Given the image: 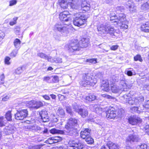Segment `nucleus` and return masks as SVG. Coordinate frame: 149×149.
<instances>
[{
	"instance_id": "obj_1",
	"label": "nucleus",
	"mask_w": 149,
	"mask_h": 149,
	"mask_svg": "<svg viewBox=\"0 0 149 149\" xmlns=\"http://www.w3.org/2000/svg\"><path fill=\"white\" fill-rule=\"evenodd\" d=\"M97 82L96 78L91 73H88L83 74L82 79L79 83L82 86L86 87L94 86Z\"/></svg>"
},
{
	"instance_id": "obj_2",
	"label": "nucleus",
	"mask_w": 149,
	"mask_h": 149,
	"mask_svg": "<svg viewBox=\"0 0 149 149\" xmlns=\"http://www.w3.org/2000/svg\"><path fill=\"white\" fill-rule=\"evenodd\" d=\"M122 98V100L124 103H128L129 104L131 105H140L144 100V97L142 96L136 98H132L125 95Z\"/></svg>"
},
{
	"instance_id": "obj_3",
	"label": "nucleus",
	"mask_w": 149,
	"mask_h": 149,
	"mask_svg": "<svg viewBox=\"0 0 149 149\" xmlns=\"http://www.w3.org/2000/svg\"><path fill=\"white\" fill-rule=\"evenodd\" d=\"M97 29L99 33L102 35L104 34H109L113 35L115 30L113 27L109 24H102L97 27Z\"/></svg>"
},
{
	"instance_id": "obj_4",
	"label": "nucleus",
	"mask_w": 149,
	"mask_h": 149,
	"mask_svg": "<svg viewBox=\"0 0 149 149\" xmlns=\"http://www.w3.org/2000/svg\"><path fill=\"white\" fill-rule=\"evenodd\" d=\"M74 15H76V17L74 18L73 21L74 24L75 26H79L86 23L87 17L84 14H76Z\"/></svg>"
},
{
	"instance_id": "obj_5",
	"label": "nucleus",
	"mask_w": 149,
	"mask_h": 149,
	"mask_svg": "<svg viewBox=\"0 0 149 149\" xmlns=\"http://www.w3.org/2000/svg\"><path fill=\"white\" fill-rule=\"evenodd\" d=\"M68 25V24H67V25L65 24H62L59 23L55 25L54 29L60 32L63 35L66 36L69 33L70 29Z\"/></svg>"
},
{
	"instance_id": "obj_6",
	"label": "nucleus",
	"mask_w": 149,
	"mask_h": 149,
	"mask_svg": "<svg viewBox=\"0 0 149 149\" xmlns=\"http://www.w3.org/2000/svg\"><path fill=\"white\" fill-rule=\"evenodd\" d=\"M126 20L125 16L123 13L119 14L118 17L116 15L110 17V21L116 26L117 25H120L122 22L125 21Z\"/></svg>"
},
{
	"instance_id": "obj_7",
	"label": "nucleus",
	"mask_w": 149,
	"mask_h": 149,
	"mask_svg": "<svg viewBox=\"0 0 149 149\" xmlns=\"http://www.w3.org/2000/svg\"><path fill=\"white\" fill-rule=\"evenodd\" d=\"M69 13L67 11H64L59 14V17L60 20L63 22L64 24L66 25H67V24H70L72 18V17L70 16Z\"/></svg>"
},
{
	"instance_id": "obj_8",
	"label": "nucleus",
	"mask_w": 149,
	"mask_h": 149,
	"mask_svg": "<svg viewBox=\"0 0 149 149\" xmlns=\"http://www.w3.org/2000/svg\"><path fill=\"white\" fill-rule=\"evenodd\" d=\"M69 50L71 52L80 50L81 47L78 41L75 40H72L68 46Z\"/></svg>"
},
{
	"instance_id": "obj_9",
	"label": "nucleus",
	"mask_w": 149,
	"mask_h": 149,
	"mask_svg": "<svg viewBox=\"0 0 149 149\" xmlns=\"http://www.w3.org/2000/svg\"><path fill=\"white\" fill-rule=\"evenodd\" d=\"M28 115L27 109L17 110V113L15 114V119L18 120H23Z\"/></svg>"
},
{
	"instance_id": "obj_10",
	"label": "nucleus",
	"mask_w": 149,
	"mask_h": 149,
	"mask_svg": "<svg viewBox=\"0 0 149 149\" xmlns=\"http://www.w3.org/2000/svg\"><path fill=\"white\" fill-rule=\"evenodd\" d=\"M139 136L136 134L134 133L129 134L127 137L126 143L130 145L134 142H137L139 140Z\"/></svg>"
},
{
	"instance_id": "obj_11",
	"label": "nucleus",
	"mask_w": 149,
	"mask_h": 149,
	"mask_svg": "<svg viewBox=\"0 0 149 149\" xmlns=\"http://www.w3.org/2000/svg\"><path fill=\"white\" fill-rule=\"evenodd\" d=\"M69 144L71 149H83L84 147L83 143L80 141H70Z\"/></svg>"
},
{
	"instance_id": "obj_12",
	"label": "nucleus",
	"mask_w": 149,
	"mask_h": 149,
	"mask_svg": "<svg viewBox=\"0 0 149 149\" xmlns=\"http://www.w3.org/2000/svg\"><path fill=\"white\" fill-rule=\"evenodd\" d=\"M141 120L140 118L136 116H131L128 119L129 123L132 125H136L138 123H141Z\"/></svg>"
},
{
	"instance_id": "obj_13",
	"label": "nucleus",
	"mask_w": 149,
	"mask_h": 149,
	"mask_svg": "<svg viewBox=\"0 0 149 149\" xmlns=\"http://www.w3.org/2000/svg\"><path fill=\"white\" fill-rule=\"evenodd\" d=\"M65 126L79 128V125L77 119L73 118H70Z\"/></svg>"
},
{
	"instance_id": "obj_14",
	"label": "nucleus",
	"mask_w": 149,
	"mask_h": 149,
	"mask_svg": "<svg viewBox=\"0 0 149 149\" xmlns=\"http://www.w3.org/2000/svg\"><path fill=\"white\" fill-rule=\"evenodd\" d=\"M39 114L43 122H46L49 120V117L47 115L48 113L45 110L43 109L39 111Z\"/></svg>"
},
{
	"instance_id": "obj_15",
	"label": "nucleus",
	"mask_w": 149,
	"mask_h": 149,
	"mask_svg": "<svg viewBox=\"0 0 149 149\" xmlns=\"http://www.w3.org/2000/svg\"><path fill=\"white\" fill-rule=\"evenodd\" d=\"M65 128L67 129V132L70 135L75 136L78 134L77 129L78 127L65 126Z\"/></svg>"
},
{
	"instance_id": "obj_16",
	"label": "nucleus",
	"mask_w": 149,
	"mask_h": 149,
	"mask_svg": "<svg viewBox=\"0 0 149 149\" xmlns=\"http://www.w3.org/2000/svg\"><path fill=\"white\" fill-rule=\"evenodd\" d=\"M91 130L89 128H85L81 131L80 133V136L81 138L85 139L87 137L91 135Z\"/></svg>"
},
{
	"instance_id": "obj_17",
	"label": "nucleus",
	"mask_w": 149,
	"mask_h": 149,
	"mask_svg": "<svg viewBox=\"0 0 149 149\" xmlns=\"http://www.w3.org/2000/svg\"><path fill=\"white\" fill-rule=\"evenodd\" d=\"M90 108L92 111L99 115L101 114L102 113V108L98 105L95 104L91 105Z\"/></svg>"
},
{
	"instance_id": "obj_18",
	"label": "nucleus",
	"mask_w": 149,
	"mask_h": 149,
	"mask_svg": "<svg viewBox=\"0 0 149 149\" xmlns=\"http://www.w3.org/2000/svg\"><path fill=\"white\" fill-rule=\"evenodd\" d=\"M113 109L112 107L106 111V116L107 118H113L116 117V112L113 110Z\"/></svg>"
},
{
	"instance_id": "obj_19",
	"label": "nucleus",
	"mask_w": 149,
	"mask_h": 149,
	"mask_svg": "<svg viewBox=\"0 0 149 149\" xmlns=\"http://www.w3.org/2000/svg\"><path fill=\"white\" fill-rule=\"evenodd\" d=\"M72 2L68 3V5L71 8L74 9H79L80 8V5L77 3L79 0H71Z\"/></svg>"
},
{
	"instance_id": "obj_20",
	"label": "nucleus",
	"mask_w": 149,
	"mask_h": 149,
	"mask_svg": "<svg viewBox=\"0 0 149 149\" xmlns=\"http://www.w3.org/2000/svg\"><path fill=\"white\" fill-rule=\"evenodd\" d=\"M132 86L131 85H127L125 82L123 81H121L119 85V87L120 92L121 91H126L127 89L129 88Z\"/></svg>"
},
{
	"instance_id": "obj_21",
	"label": "nucleus",
	"mask_w": 149,
	"mask_h": 149,
	"mask_svg": "<svg viewBox=\"0 0 149 149\" xmlns=\"http://www.w3.org/2000/svg\"><path fill=\"white\" fill-rule=\"evenodd\" d=\"M89 43V39L86 38H83L79 43L81 47H86Z\"/></svg>"
},
{
	"instance_id": "obj_22",
	"label": "nucleus",
	"mask_w": 149,
	"mask_h": 149,
	"mask_svg": "<svg viewBox=\"0 0 149 149\" xmlns=\"http://www.w3.org/2000/svg\"><path fill=\"white\" fill-rule=\"evenodd\" d=\"M90 4L87 3V1L85 0L82 2L80 8L83 10L87 11L90 10Z\"/></svg>"
},
{
	"instance_id": "obj_23",
	"label": "nucleus",
	"mask_w": 149,
	"mask_h": 149,
	"mask_svg": "<svg viewBox=\"0 0 149 149\" xmlns=\"http://www.w3.org/2000/svg\"><path fill=\"white\" fill-rule=\"evenodd\" d=\"M126 7L129 8L130 11L132 13H134L136 11V7L132 1H130V3L127 4Z\"/></svg>"
},
{
	"instance_id": "obj_24",
	"label": "nucleus",
	"mask_w": 149,
	"mask_h": 149,
	"mask_svg": "<svg viewBox=\"0 0 149 149\" xmlns=\"http://www.w3.org/2000/svg\"><path fill=\"white\" fill-rule=\"evenodd\" d=\"M78 113L83 118H84L88 115V112L86 109L81 108Z\"/></svg>"
},
{
	"instance_id": "obj_25",
	"label": "nucleus",
	"mask_w": 149,
	"mask_h": 149,
	"mask_svg": "<svg viewBox=\"0 0 149 149\" xmlns=\"http://www.w3.org/2000/svg\"><path fill=\"white\" fill-rule=\"evenodd\" d=\"M109 81H105L104 80H103L102 81V87L104 88H102V90L106 92H108L109 91Z\"/></svg>"
},
{
	"instance_id": "obj_26",
	"label": "nucleus",
	"mask_w": 149,
	"mask_h": 149,
	"mask_svg": "<svg viewBox=\"0 0 149 149\" xmlns=\"http://www.w3.org/2000/svg\"><path fill=\"white\" fill-rule=\"evenodd\" d=\"M37 56L41 58L47 59L49 61H52L51 57L48 56L47 55L43 53H39L37 54Z\"/></svg>"
},
{
	"instance_id": "obj_27",
	"label": "nucleus",
	"mask_w": 149,
	"mask_h": 149,
	"mask_svg": "<svg viewBox=\"0 0 149 149\" xmlns=\"http://www.w3.org/2000/svg\"><path fill=\"white\" fill-rule=\"evenodd\" d=\"M141 30L144 32H149V24L148 22L143 24L141 27Z\"/></svg>"
},
{
	"instance_id": "obj_28",
	"label": "nucleus",
	"mask_w": 149,
	"mask_h": 149,
	"mask_svg": "<svg viewBox=\"0 0 149 149\" xmlns=\"http://www.w3.org/2000/svg\"><path fill=\"white\" fill-rule=\"evenodd\" d=\"M59 5L63 9H65L69 7L68 3V4L65 0H59Z\"/></svg>"
},
{
	"instance_id": "obj_29",
	"label": "nucleus",
	"mask_w": 149,
	"mask_h": 149,
	"mask_svg": "<svg viewBox=\"0 0 149 149\" xmlns=\"http://www.w3.org/2000/svg\"><path fill=\"white\" fill-rule=\"evenodd\" d=\"M107 146L109 149H119L117 144L111 141L108 142L107 143Z\"/></svg>"
},
{
	"instance_id": "obj_30",
	"label": "nucleus",
	"mask_w": 149,
	"mask_h": 149,
	"mask_svg": "<svg viewBox=\"0 0 149 149\" xmlns=\"http://www.w3.org/2000/svg\"><path fill=\"white\" fill-rule=\"evenodd\" d=\"M43 106V104L41 101H37L35 100V102L33 103V109H38L40 107Z\"/></svg>"
},
{
	"instance_id": "obj_31",
	"label": "nucleus",
	"mask_w": 149,
	"mask_h": 149,
	"mask_svg": "<svg viewBox=\"0 0 149 149\" xmlns=\"http://www.w3.org/2000/svg\"><path fill=\"white\" fill-rule=\"evenodd\" d=\"M14 132V130L13 127H6L4 129V132L6 134H10L13 133Z\"/></svg>"
},
{
	"instance_id": "obj_32",
	"label": "nucleus",
	"mask_w": 149,
	"mask_h": 149,
	"mask_svg": "<svg viewBox=\"0 0 149 149\" xmlns=\"http://www.w3.org/2000/svg\"><path fill=\"white\" fill-rule=\"evenodd\" d=\"M95 99L96 96L95 95L93 94H90L86 97L85 100L87 102H90L94 101Z\"/></svg>"
},
{
	"instance_id": "obj_33",
	"label": "nucleus",
	"mask_w": 149,
	"mask_h": 149,
	"mask_svg": "<svg viewBox=\"0 0 149 149\" xmlns=\"http://www.w3.org/2000/svg\"><path fill=\"white\" fill-rule=\"evenodd\" d=\"M50 132L52 134H63L64 133V132L60 130L56 129L55 128H53L50 130Z\"/></svg>"
},
{
	"instance_id": "obj_34",
	"label": "nucleus",
	"mask_w": 149,
	"mask_h": 149,
	"mask_svg": "<svg viewBox=\"0 0 149 149\" xmlns=\"http://www.w3.org/2000/svg\"><path fill=\"white\" fill-rule=\"evenodd\" d=\"M111 87V89L112 92L115 93L120 92L119 86H118L116 85H113Z\"/></svg>"
},
{
	"instance_id": "obj_35",
	"label": "nucleus",
	"mask_w": 149,
	"mask_h": 149,
	"mask_svg": "<svg viewBox=\"0 0 149 149\" xmlns=\"http://www.w3.org/2000/svg\"><path fill=\"white\" fill-rule=\"evenodd\" d=\"M13 43L15 48L17 49L19 48L21 44V41L18 38L15 39L14 40Z\"/></svg>"
},
{
	"instance_id": "obj_36",
	"label": "nucleus",
	"mask_w": 149,
	"mask_h": 149,
	"mask_svg": "<svg viewBox=\"0 0 149 149\" xmlns=\"http://www.w3.org/2000/svg\"><path fill=\"white\" fill-rule=\"evenodd\" d=\"M57 114L59 116L63 117L65 116V112L63 109L61 108H59L57 111Z\"/></svg>"
},
{
	"instance_id": "obj_37",
	"label": "nucleus",
	"mask_w": 149,
	"mask_h": 149,
	"mask_svg": "<svg viewBox=\"0 0 149 149\" xmlns=\"http://www.w3.org/2000/svg\"><path fill=\"white\" fill-rule=\"evenodd\" d=\"M25 70V67L24 66L18 67L15 70V73L16 74H19L22 73Z\"/></svg>"
},
{
	"instance_id": "obj_38",
	"label": "nucleus",
	"mask_w": 149,
	"mask_h": 149,
	"mask_svg": "<svg viewBox=\"0 0 149 149\" xmlns=\"http://www.w3.org/2000/svg\"><path fill=\"white\" fill-rule=\"evenodd\" d=\"M141 9L145 10L149 9V0L141 5Z\"/></svg>"
},
{
	"instance_id": "obj_39",
	"label": "nucleus",
	"mask_w": 149,
	"mask_h": 149,
	"mask_svg": "<svg viewBox=\"0 0 149 149\" xmlns=\"http://www.w3.org/2000/svg\"><path fill=\"white\" fill-rule=\"evenodd\" d=\"M130 68H127L126 69L125 71V74L127 75L128 76H131L133 75H135V74H133V72H134V70L132 69V70H129ZM131 69V68H130Z\"/></svg>"
},
{
	"instance_id": "obj_40",
	"label": "nucleus",
	"mask_w": 149,
	"mask_h": 149,
	"mask_svg": "<svg viewBox=\"0 0 149 149\" xmlns=\"http://www.w3.org/2000/svg\"><path fill=\"white\" fill-rule=\"evenodd\" d=\"M5 117L7 121H11L12 120V115L11 114V111H8L6 113L5 115Z\"/></svg>"
},
{
	"instance_id": "obj_41",
	"label": "nucleus",
	"mask_w": 149,
	"mask_h": 149,
	"mask_svg": "<svg viewBox=\"0 0 149 149\" xmlns=\"http://www.w3.org/2000/svg\"><path fill=\"white\" fill-rule=\"evenodd\" d=\"M29 127L31 130H40V128L36 125H33L29 126Z\"/></svg>"
},
{
	"instance_id": "obj_42",
	"label": "nucleus",
	"mask_w": 149,
	"mask_h": 149,
	"mask_svg": "<svg viewBox=\"0 0 149 149\" xmlns=\"http://www.w3.org/2000/svg\"><path fill=\"white\" fill-rule=\"evenodd\" d=\"M130 109L132 113L136 112L139 113L141 112L140 110H139V108L138 107H132Z\"/></svg>"
},
{
	"instance_id": "obj_43",
	"label": "nucleus",
	"mask_w": 149,
	"mask_h": 149,
	"mask_svg": "<svg viewBox=\"0 0 149 149\" xmlns=\"http://www.w3.org/2000/svg\"><path fill=\"white\" fill-rule=\"evenodd\" d=\"M85 139L86 141L88 144H92L94 142V140L91 136V135H90L89 136L86 137Z\"/></svg>"
},
{
	"instance_id": "obj_44",
	"label": "nucleus",
	"mask_w": 149,
	"mask_h": 149,
	"mask_svg": "<svg viewBox=\"0 0 149 149\" xmlns=\"http://www.w3.org/2000/svg\"><path fill=\"white\" fill-rule=\"evenodd\" d=\"M125 21L122 22L120 25H117L116 26V27L120 26L121 29H126L128 28V26L125 24L123 23Z\"/></svg>"
},
{
	"instance_id": "obj_45",
	"label": "nucleus",
	"mask_w": 149,
	"mask_h": 149,
	"mask_svg": "<svg viewBox=\"0 0 149 149\" xmlns=\"http://www.w3.org/2000/svg\"><path fill=\"white\" fill-rule=\"evenodd\" d=\"M73 109L74 111L78 113L81 108H79V106L77 103H74L73 104Z\"/></svg>"
},
{
	"instance_id": "obj_46",
	"label": "nucleus",
	"mask_w": 149,
	"mask_h": 149,
	"mask_svg": "<svg viewBox=\"0 0 149 149\" xmlns=\"http://www.w3.org/2000/svg\"><path fill=\"white\" fill-rule=\"evenodd\" d=\"M51 62H54L56 63H61L63 62L62 59L60 58H54L53 60V61H52Z\"/></svg>"
},
{
	"instance_id": "obj_47",
	"label": "nucleus",
	"mask_w": 149,
	"mask_h": 149,
	"mask_svg": "<svg viewBox=\"0 0 149 149\" xmlns=\"http://www.w3.org/2000/svg\"><path fill=\"white\" fill-rule=\"evenodd\" d=\"M9 95H4L0 98V99L2 102H5L7 101L9 98Z\"/></svg>"
},
{
	"instance_id": "obj_48",
	"label": "nucleus",
	"mask_w": 149,
	"mask_h": 149,
	"mask_svg": "<svg viewBox=\"0 0 149 149\" xmlns=\"http://www.w3.org/2000/svg\"><path fill=\"white\" fill-rule=\"evenodd\" d=\"M46 143L49 144H52L53 143H56V142L54 141L52 137L49 138L47 141H46Z\"/></svg>"
},
{
	"instance_id": "obj_49",
	"label": "nucleus",
	"mask_w": 149,
	"mask_h": 149,
	"mask_svg": "<svg viewBox=\"0 0 149 149\" xmlns=\"http://www.w3.org/2000/svg\"><path fill=\"white\" fill-rule=\"evenodd\" d=\"M124 10V8L123 6H117L116 8V10L117 12V13L119 14V12H122Z\"/></svg>"
},
{
	"instance_id": "obj_50",
	"label": "nucleus",
	"mask_w": 149,
	"mask_h": 149,
	"mask_svg": "<svg viewBox=\"0 0 149 149\" xmlns=\"http://www.w3.org/2000/svg\"><path fill=\"white\" fill-rule=\"evenodd\" d=\"M4 117L3 116L0 117V127H2L5 125L6 122L4 121Z\"/></svg>"
},
{
	"instance_id": "obj_51",
	"label": "nucleus",
	"mask_w": 149,
	"mask_h": 149,
	"mask_svg": "<svg viewBox=\"0 0 149 149\" xmlns=\"http://www.w3.org/2000/svg\"><path fill=\"white\" fill-rule=\"evenodd\" d=\"M52 78V77L51 76L50 77L47 76L44 77L43 78V80L44 81L46 82H50L51 81V80Z\"/></svg>"
},
{
	"instance_id": "obj_52",
	"label": "nucleus",
	"mask_w": 149,
	"mask_h": 149,
	"mask_svg": "<svg viewBox=\"0 0 149 149\" xmlns=\"http://www.w3.org/2000/svg\"><path fill=\"white\" fill-rule=\"evenodd\" d=\"M17 17H15L13 19V20L10 21L9 23L10 26H13L17 23Z\"/></svg>"
},
{
	"instance_id": "obj_53",
	"label": "nucleus",
	"mask_w": 149,
	"mask_h": 149,
	"mask_svg": "<svg viewBox=\"0 0 149 149\" xmlns=\"http://www.w3.org/2000/svg\"><path fill=\"white\" fill-rule=\"evenodd\" d=\"M134 59L135 61H139L141 62L143 61V60L141 55L139 54L137 55L136 56H134Z\"/></svg>"
},
{
	"instance_id": "obj_54",
	"label": "nucleus",
	"mask_w": 149,
	"mask_h": 149,
	"mask_svg": "<svg viewBox=\"0 0 149 149\" xmlns=\"http://www.w3.org/2000/svg\"><path fill=\"white\" fill-rule=\"evenodd\" d=\"M18 53V50H13L10 54V56L12 57H15Z\"/></svg>"
},
{
	"instance_id": "obj_55",
	"label": "nucleus",
	"mask_w": 149,
	"mask_h": 149,
	"mask_svg": "<svg viewBox=\"0 0 149 149\" xmlns=\"http://www.w3.org/2000/svg\"><path fill=\"white\" fill-rule=\"evenodd\" d=\"M35 102L34 100H32L27 102V105L29 107L33 109V103Z\"/></svg>"
},
{
	"instance_id": "obj_56",
	"label": "nucleus",
	"mask_w": 149,
	"mask_h": 149,
	"mask_svg": "<svg viewBox=\"0 0 149 149\" xmlns=\"http://www.w3.org/2000/svg\"><path fill=\"white\" fill-rule=\"evenodd\" d=\"M5 76L3 73L0 76V84H2L4 83Z\"/></svg>"
},
{
	"instance_id": "obj_57",
	"label": "nucleus",
	"mask_w": 149,
	"mask_h": 149,
	"mask_svg": "<svg viewBox=\"0 0 149 149\" xmlns=\"http://www.w3.org/2000/svg\"><path fill=\"white\" fill-rule=\"evenodd\" d=\"M87 62L93 64H95L97 63V60L95 58H91L87 59Z\"/></svg>"
},
{
	"instance_id": "obj_58",
	"label": "nucleus",
	"mask_w": 149,
	"mask_h": 149,
	"mask_svg": "<svg viewBox=\"0 0 149 149\" xmlns=\"http://www.w3.org/2000/svg\"><path fill=\"white\" fill-rule=\"evenodd\" d=\"M52 78L51 79V80H52V81L54 83L57 82L58 81V77L57 76H54L53 77L52 76Z\"/></svg>"
},
{
	"instance_id": "obj_59",
	"label": "nucleus",
	"mask_w": 149,
	"mask_h": 149,
	"mask_svg": "<svg viewBox=\"0 0 149 149\" xmlns=\"http://www.w3.org/2000/svg\"><path fill=\"white\" fill-rule=\"evenodd\" d=\"M54 141L56 143L60 142L62 140L60 136H55L52 137Z\"/></svg>"
},
{
	"instance_id": "obj_60",
	"label": "nucleus",
	"mask_w": 149,
	"mask_h": 149,
	"mask_svg": "<svg viewBox=\"0 0 149 149\" xmlns=\"http://www.w3.org/2000/svg\"><path fill=\"white\" fill-rule=\"evenodd\" d=\"M17 1L16 0H11L9 1V6H12L15 5L17 3Z\"/></svg>"
},
{
	"instance_id": "obj_61",
	"label": "nucleus",
	"mask_w": 149,
	"mask_h": 149,
	"mask_svg": "<svg viewBox=\"0 0 149 149\" xmlns=\"http://www.w3.org/2000/svg\"><path fill=\"white\" fill-rule=\"evenodd\" d=\"M147 148V145L145 144H141L140 146H137V148L139 149H146Z\"/></svg>"
},
{
	"instance_id": "obj_62",
	"label": "nucleus",
	"mask_w": 149,
	"mask_h": 149,
	"mask_svg": "<svg viewBox=\"0 0 149 149\" xmlns=\"http://www.w3.org/2000/svg\"><path fill=\"white\" fill-rule=\"evenodd\" d=\"M10 58L8 56H6L5 58L4 62L5 64L9 65L10 64V62L9 61Z\"/></svg>"
},
{
	"instance_id": "obj_63",
	"label": "nucleus",
	"mask_w": 149,
	"mask_h": 149,
	"mask_svg": "<svg viewBox=\"0 0 149 149\" xmlns=\"http://www.w3.org/2000/svg\"><path fill=\"white\" fill-rule=\"evenodd\" d=\"M120 3L123 4H125L127 6V4L130 3V1L131 0H118Z\"/></svg>"
},
{
	"instance_id": "obj_64",
	"label": "nucleus",
	"mask_w": 149,
	"mask_h": 149,
	"mask_svg": "<svg viewBox=\"0 0 149 149\" xmlns=\"http://www.w3.org/2000/svg\"><path fill=\"white\" fill-rule=\"evenodd\" d=\"M20 31V28L18 26H17L15 28V33L17 35H19Z\"/></svg>"
}]
</instances>
